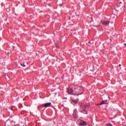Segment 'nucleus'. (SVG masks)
<instances>
[{"label":"nucleus","mask_w":126,"mask_h":126,"mask_svg":"<svg viewBox=\"0 0 126 126\" xmlns=\"http://www.w3.org/2000/svg\"><path fill=\"white\" fill-rule=\"evenodd\" d=\"M107 100H102V101L99 104V106H100L101 105H103L104 104H107Z\"/></svg>","instance_id":"6e6552de"},{"label":"nucleus","mask_w":126,"mask_h":126,"mask_svg":"<svg viewBox=\"0 0 126 126\" xmlns=\"http://www.w3.org/2000/svg\"><path fill=\"white\" fill-rule=\"evenodd\" d=\"M51 105H52L51 102H47V103H45L44 104H42V107L48 108V107H50V106H51Z\"/></svg>","instance_id":"39448f33"},{"label":"nucleus","mask_w":126,"mask_h":126,"mask_svg":"<svg viewBox=\"0 0 126 126\" xmlns=\"http://www.w3.org/2000/svg\"><path fill=\"white\" fill-rule=\"evenodd\" d=\"M72 101L73 103H74V104H77V103H78V101H79V99L77 98L76 99H73Z\"/></svg>","instance_id":"0eeeda50"},{"label":"nucleus","mask_w":126,"mask_h":126,"mask_svg":"<svg viewBox=\"0 0 126 126\" xmlns=\"http://www.w3.org/2000/svg\"><path fill=\"white\" fill-rule=\"evenodd\" d=\"M73 88H74V87L67 89L68 94L69 95H74V94H75V91H73Z\"/></svg>","instance_id":"f03ea898"},{"label":"nucleus","mask_w":126,"mask_h":126,"mask_svg":"<svg viewBox=\"0 0 126 126\" xmlns=\"http://www.w3.org/2000/svg\"><path fill=\"white\" fill-rule=\"evenodd\" d=\"M89 44H91V41H89Z\"/></svg>","instance_id":"ddd939ff"},{"label":"nucleus","mask_w":126,"mask_h":126,"mask_svg":"<svg viewBox=\"0 0 126 126\" xmlns=\"http://www.w3.org/2000/svg\"><path fill=\"white\" fill-rule=\"evenodd\" d=\"M106 126H113V124H112L111 123H107Z\"/></svg>","instance_id":"1a4fd4ad"},{"label":"nucleus","mask_w":126,"mask_h":126,"mask_svg":"<svg viewBox=\"0 0 126 126\" xmlns=\"http://www.w3.org/2000/svg\"><path fill=\"white\" fill-rule=\"evenodd\" d=\"M21 65H22V66H23V67H25V66H26V65H25V64H21Z\"/></svg>","instance_id":"9d476101"},{"label":"nucleus","mask_w":126,"mask_h":126,"mask_svg":"<svg viewBox=\"0 0 126 126\" xmlns=\"http://www.w3.org/2000/svg\"><path fill=\"white\" fill-rule=\"evenodd\" d=\"M78 124H79V125H80V126H85L87 125V123H86V122H85L83 120L79 121Z\"/></svg>","instance_id":"20e7f679"},{"label":"nucleus","mask_w":126,"mask_h":126,"mask_svg":"<svg viewBox=\"0 0 126 126\" xmlns=\"http://www.w3.org/2000/svg\"><path fill=\"white\" fill-rule=\"evenodd\" d=\"M2 74L3 76H5V75H6V73H2Z\"/></svg>","instance_id":"9b49d317"},{"label":"nucleus","mask_w":126,"mask_h":126,"mask_svg":"<svg viewBox=\"0 0 126 126\" xmlns=\"http://www.w3.org/2000/svg\"><path fill=\"white\" fill-rule=\"evenodd\" d=\"M59 5L61 7H62V6H63V4H60Z\"/></svg>","instance_id":"f8f14e48"},{"label":"nucleus","mask_w":126,"mask_h":126,"mask_svg":"<svg viewBox=\"0 0 126 126\" xmlns=\"http://www.w3.org/2000/svg\"><path fill=\"white\" fill-rule=\"evenodd\" d=\"M80 109L81 110V112L83 113L84 112H86V108H87V106L84 103H82L80 105Z\"/></svg>","instance_id":"7ed1b4c3"},{"label":"nucleus","mask_w":126,"mask_h":126,"mask_svg":"<svg viewBox=\"0 0 126 126\" xmlns=\"http://www.w3.org/2000/svg\"><path fill=\"white\" fill-rule=\"evenodd\" d=\"M73 87L75 89V94H74L75 96H79V95L83 94L84 89L82 87L74 85Z\"/></svg>","instance_id":"f257e3e1"},{"label":"nucleus","mask_w":126,"mask_h":126,"mask_svg":"<svg viewBox=\"0 0 126 126\" xmlns=\"http://www.w3.org/2000/svg\"><path fill=\"white\" fill-rule=\"evenodd\" d=\"M109 23L110 22L109 21H104L103 22H102V24H103V25H108Z\"/></svg>","instance_id":"423d86ee"},{"label":"nucleus","mask_w":126,"mask_h":126,"mask_svg":"<svg viewBox=\"0 0 126 126\" xmlns=\"http://www.w3.org/2000/svg\"><path fill=\"white\" fill-rule=\"evenodd\" d=\"M122 64H120L119 66H121Z\"/></svg>","instance_id":"dca6fc26"},{"label":"nucleus","mask_w":126,"mask_h":126,"mask_svg":"<svg viewBox=\"0 0 126 126\" xmlns=\"http://www.w3.org/2000/svg\"><path fill=\"white\" fill-rule=\"evenodd\" d=\"M84 114H86V115H87L88 113L86 112V113H85Z\"/></svg>","instance_id":"2eb2a0df"},{"label":"nucleus","mask_w":126,"mask_h":126,"mask_svg":"<svg viewBox=\"0 0 126 126\" xmlns=\"http://www.w3.org/2000/svg\"><path fill=\"white\" fill-rule=\"evenodd\" d=\"M124 45L126 47V43H124Z\"/></svg>","instance_id":"4468645a"}]
</instances>
